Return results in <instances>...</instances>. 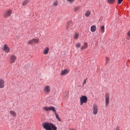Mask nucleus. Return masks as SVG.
Listing matches in <instances>:
<instances>
[{
	"instance_id": "obj_9",
	"label": "nucleus",
	"mask_w": 130,
	"mask_h": 130,
	"mask_svg": "<svg viewBox=\"0 0 130 130\" xmlns=\"http://www.w3.org/2000/svg\"><path fill=\"white\" fill-rule=\"evenodd\" d=\"M3 49L6 53H9L10 52V48L6 44H4Z\"/></svg>"
},
{
	"instance_id": "obj_25",
	"label": "nucleus",
	"mask_w": 130,
	"mask_h": 130,
	"mask_svg": "<svg viewBox=\"0 0 130 130\" xmlns=\"http://www.w3.org/2000/svg\"><path fill=\"white\" fill-rule=\"evenodd\" d=\"M68 95H69V91H66L65 93H64V95L65 98L68 97Z\"/></svg>"
},
{
	"instance_id": "obj_14",
	"label": "nucleus",
	"mask_w": 130,
	"mask_h": 130,
	"mask_svg": "<svg viewBox=\"0 0 130 130\" xmlns=\"http://www.w3.org/2000/svg\"><path fill=\"white\" fill-rule=\"evenodd\" d=\"M10 114L11 115V116H13V117H16V116H17V113H16V112L11 110L10 111Z\"/></svg>"
},
{
	"instance_id": "obj_33",
	"label": "nucleus",
	"mask_w": 130,
	"mask_h": 130,
	"mask_svg": "<svg viewBox=\"0 0 130 130\" xmlns=\"http://www.w3.org/2000/svg\"><path fill=\"white\" fill-rule=\"evenodd\" d=\"M85 84H86V79L84 80L83 85H85Z\"/></svg>"
},
{
	"instance_id": "obj_11",
	"label": "nucleus",
	"mask_w": 130,
	"mask_h": 130,
	"mask_svg": "<svg viewBox=\"0 0 130 130\" xmlns=\"http://www.w3.org/2000/svg\"><path fill=\"white\" fill-rule=\"evenodd\" d=\"M105 103L106 105L109 104V93H106L105 94Z\"/></svg>"
},
{
	"instance_id": "obj_24",
	"label": "nucleus",
	"mask_w": 130,
	"mask_h": 130,
	"mask_svg": "<svg viewBox=\"0 0 130 130\" xmlns=\"http://www.w3.org/2000/svg\"><path fill=\"white\" fill-rule=\"evenodd\" d=\"M54 114H55L56 118H57V119H58L59 121H61V120H60V118H59V117H58V115L57 114L56 112V113H54Z\"/></svg>"
},
{
	"instance_id": "obj_32",
	"label": "nucleus",
	"mask_w": 130,
	"mask_h": 130,
	"mask_svg": "<svg viewBox=\"0 0 130 130\" xmlns=\"http://www.w3.org/2000/svg\"><path fill=\"white\" fill-rule=\"evenodd\" d=\"M127 34L128 36L129 37H130V30L128 31V32H127Z\"/></svg>"
},
{
	"instance_id": "obj_8",
	"label": "nucleus",
	"mask_w": 130,
	"mask_h": 130,
	"mask_svg": "<svg viewBox=\"0 0 130 130\" xmlns=\"http://www.w3.org/2000/svg\"><path fill=\"white\" fill-rule=\"evenodd\" d=\"M13 11L11 10H9L7 12H5L4 15V18H9L12 15Z\"/></svg>"
},
{
	"instance_id": "obj_18",
	"label": "nucleus",
	"mask_w": 130,
	"mask_h": 130,
	"mask_svg": "<svg viewBox=\"0 0 130 130\" xmlns=\"http://www.w3.org/2000/svg\"><path fill=\"white\" fill-rule=\"evenodd\" d=\"M90 31L91 32H95L96 31V26L95 25H92L90 28Z\"/></svg>"
},
{
	"instance_id": "obj_12",
	"label": "nucleus",
	"mask_w": 130,
	"mask_h": 130,
	"mask_svg": "<svg viewBox=\"0 0 130 130\" xmlns=\"http://www.w3.org/2000/svg\"><path fill=\"white\" fill-rule=\"evenodd\" d=\"M5 87V80L0 79V89H3Z\"/></svg>"
},
{
	"instance_id": "obj_7",
	"label": "nucleus",
	"mask_w": 130,
	"mask_h": 130,
	"mask_svg": "<svg viewBox=\"0 0 130 130\" xmlns=\"http://www.w3.org/2000/svg\"><path fill=\"white\" fill-rule=\"evenodd\" d=\"M38 42H39V39H32V40L28 41L27 43L29 45H31V44H35L36 43H38Z\"/></svg>"
},
{
	"instance_id": "obj_1",
	"label": "nucleus",
	"mask_w": 130,
	"mask_h": 130,
	"mask_svg": "<svg viewBox=\"0 0 130 130\" xmlns=\"http://www.w3.org/2000/svg\"><path fill=\"white\" fill-rule=\"evenodd\" d=\"M42 126L43 128H45L46 130H57V127L52 123L46 122L42 124Z\"/></svg>"
},
{
	"instance_id": "obj_20",
	"label": "nucleus",
	"mask_w": 130,
	"mask_h": 130,
	"mask_svg": "<svg viewBox=\"0 0 130 130\" xmlns=\"http://www.w3.org/2000/svg\"><path fill=\"white\" fill-rule=\"evenodd\" d=\"M107 3L112 5L115 3V0H107Z\"/></svg>"
},
{
	"instance_id": "obj_28",
	"label": "nucleus",
	"mask_w": 130,
	"mask_h": 130,
	"mask_svg": "<svg viewBox=\"0 0 130 130\" xmlns=\"http://www.w3.org/2000/svg\"><path fill=\"white\" fill-rule=\"evenodd\" d=\"M76 46L77 48H79V47H81V44L77 43L76 45Z\"/></svg>"
},
{
	"instance_id": "obj_6",
	"label": "nucleus",
	"mask_w": 130,
	"mask_h": 130,
	"mask_svg": "<svg viewBox=\"0 0 130 130\" xmlns=\"http://www.w3.org/2000/svg\"><path fill=\"white\" fill-rule=\"evenodd\" d=\"M50 90H51L50 86L49 85H46L44 88V93H45V94H48L50 92Z\"/></svg>"
},
{
	"instance_id": "obj_16",
	"label": "nucleus",
	"mask_w": 130,
	"mask_h": 130,
	"mask_svg": "<svg viewBox=\"0 0 130 130\" xmlns=\"http://www.w3.org/2000/svg\"><path fill=\"white\" fill-rule=\"evenodd\" d=\"M90 15H91V11L88 10L85 12V17L87 18L89 17L90 16Z\"/></svg>"
},
{
	"instance_id": "obj_23",
	"label": "nucleus",
	"mask_w": 130,
	"mask_h": 130,
	"mask_svg": "<svg viewBox=\"0 0 130 130\" xmlns=\"http://www.w3.org/2000/svg\"><path fill=\"white\" fill-rule=\"evenodd\" d=\"M105 27H104V25H102L101 26V30L102 32V33H104L105 32Z\"/></svg>"
},
{
	"instance_id": "obj_3",
	"label": "nucleus",
	"mask_w": 130,
	"mask_h": 130,
	"mask_svg": "<svg viewBox=\"0 0 130 130\" xmlns=\"http://www.w3.org/2000/svg\"><path fill=\"white\" fill-rule=\"evenodd\" d=\"M87 101H88V98L85 95H82L80 98V105L82 106L84 103H87Z\"/></svg>"
},
{
	"instance_id": "obj_4",
	"label": "nucleus",
	"mask_w": 130,
	"mask_h": 130,
	"mask_svg": "<svg viewBox=\"0 0 130 130\" xmlns=\"http://www.w3.org/2000/svg\"><path fill=\"white\" fill-rule=\"evenodd\" d=\"M17 59V57L15 55H11L9 57V61L10 63H15V61H16Z\"/></svg>"
},
{
	"instance_id": "obj_2",
	"label": "nucleus",
	"mask_w": 130,
	"mask_h": 130,
	"mask_svg": "<svg viewBox=\"0 0 130 130\" xmlns=\"http://www.w3.org/2000/svg\"><path fill=\"white\" fill-rule=\"evenodd\" d=\"M43 109H44V110H45V111H53L54 113H56V110H55V108L53 106L45 107L43 108Z\"/></svg>"
},
{
	"instance_id": "obj_22",
	"label": "nucleus",
	"mask_w": 130,
	"mask_h": 130,
	"mask_svg": "<svg viewBox=\"0 0 130 130\" xmlns=\"http://www.w3.org/2000/svg\"><path fill=\"white\" fill-rule=\"evenodd\" d=\"M79 10H80V7H75L74 8V11L75 12H78V11H79Z\"/></svg>"
},
{
	"instance_id": "obj_15",
	"label": "nucleus",
	"mask_w": 130,
	"mask_h": 130,
	"mask_svg": "<svg viewBox=\"0 0 130 130\" xmlns=\"http://www.w3.org/2000/svg\"><path fill=\"white\" fill-rule=\"evenodd\" d=\"M87 47H88V43H87L86 42H85L84 43L83 45H82V47H81L80 49L81 50H83L84 49H86Z\"/></svg>"
},
{
	"instance_id": "obj_17",
	"label": "nucleus",
	"mask_w": 130,
	"mask_h": 130,
	"mask_svg": "<svg viewBox=\"0 0 130 130\" xmlns=\"http://www.w3.org/2000/svg\"><path fill=\"white\" fill-rule=\"evenodd\" d=\"M49 51V48L47 47V48H45V49L43 51V53H44V54H48Z\"/></svg>"
},
{
	"instance_id": "obj_21",
	"label": "nucleus",
	"mask_w": 130,
	"mask_h": 130,
	"mask_svg": "<svg viewBox=\"0 0 130 130\" xmlns=\"http://www.w3.org/2000/svg\"><path fill=\"white\" fill-rule=\"evenodd\" d=\"M74 39H78L79 38V33L76 32L74 36Z\"/></svg>"
},
{
	"instance_id": "obj_27",
	"label": "nucleus",
	"mask_w": 130,
	"mask_h": 130,
	"mask_svg": "<svg viewBox=\"0 0 130 130\" xmlns=\"http://www.w3.org/2000/svg\"><path fill=\"white\" fill-rule=\"evenodd\" d=\"M108 61H109V58L108 57H106V64L108 63Z\"/></svg>"
},
{
	"instance_id": "obj_26",
	"label": "nucleus",
	"mask_w": 130,
	"mask_h": 130,
	"mask_svg": "<svg viewBox=\"0 0 130 130\" xmlns=\"http://www.w3.org/2000/svg\"><path fill=\"white\" fill-rule=\"evenodd\" d=\"M53 5L54 7H57V1H55L54 2H53Z\"/></svg>"
},
{
	"instance_id": "obj_13",
	"label": "nucleus",
	"mask_w": 130,
	"mask_h": 130,
	"mask_svg": "<svg viewBox=\"0 0 130 130\" xmlns=\"http://www.w3.org/2000/svg\"><path fill=\"white\" fill-rule=\"evenodd\" d=\"M67 74H69V70L68 69H65L61 71L60 75L61 76H64V75H67Z\"/></svg>"
},
{
	"instance_id": "obj_5",
	"label": "nucleus",
	"mask_w": 130,
	"mask_h": 130,
	"mask_svg": "<svg viewBox=\"0 0 130 130\" xmlns=\"http://www.w3.org/2000/svg\"><path fill=\"white\" fill-rule=\"evenodd\" d=\"M93 114L96 115L98 113V106L96 104H93L92 107Z\"/></svg>"
},
{
	"instance_id": "obj_31",
	"label": "nucleus",
	"mask_w": 130,
	"mask_h": 130,
	"mask_svg": "<svg viewBox=\"0 0 130 130\" xmlns=\"http://www.w3.org/2000/svg\"><path fill=\"white\" fill-rule=\"evenodd\" d=\"M120 128V127L119 126H117L116 128V130H119Z\"/></svg>"
},
{
	"instance_id": "obj_10",
	"label": "nucleus",
	"mask_w": 130,
	"mask_h": 130,
	"mask_svg": "<svg viewBox=\"0 0 130 130\" xmlns=\"http://www.w3.org/2000/svg\"><path fill=\"white\" fill-rule=\"evenodd\" d=\"M73 29V23L71 21L68 22L66 25V29L69 30V29Z\"/></svg>"
},
{
	"instance_id": "obj_19",
	"label": "nucleus",
	"mask_w": 130,
	"mask_h": 130,
	"mask_svg": "<svg viewBox=\"0 0 130 130\" xmlns=\"http://www.w3.org/2000/svg\"><path fill=\"white\" fill-rule=\"evenodd\" d=\"M28 3H29V0H25L24 1H23L22 3V6H27V5H28Z\"/></svg>"
},
{
	"instance_id": "obj_29",
	"label": "nucleus",
	"mask_w": 130,
	"mask_h": 130,
	"mask_svg": "<svg viewBox=\"0 0 130 130\" xmlns=\"http://www.w3.org/2000/svg\"><path fill=\"white\" fill-rule=\"evenodd\" d=\"M67 2H69V3H70V4H73V3H74V2H75V0H67Z\"/></svg>"
},
{
	"instance_id": "obj_30",
	"label": "nucleus",
	"mask_w": 130,
	"mask_h": 130,
	"mask_svg": "<svg viewBox=\"0 0 130 130\" xmlns=\"http://www.w3.org/2000/svg\"><path fill=\"white\" fill-rule=\"evenodd\" d=\"M123 1V0H118V4L120 5V4H121V3H122Z\"/></svg>"
}]
</instances>
